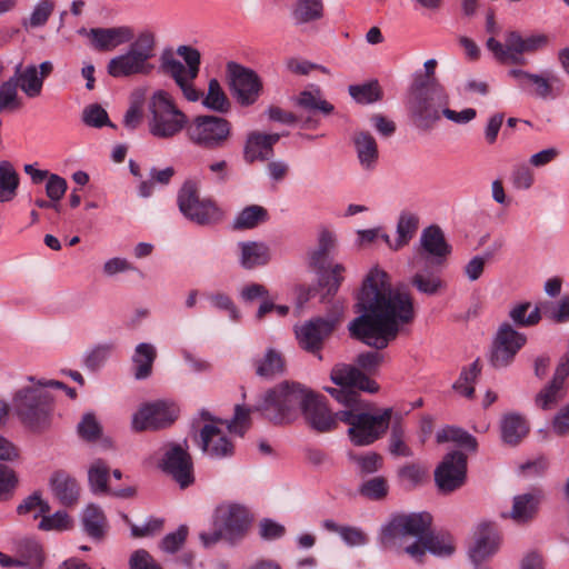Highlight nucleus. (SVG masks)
Here are the masks:
<instances>
[{
  "mask_svg": "<svg viewBox=\"0 0 569 569\" xmlns=\"http://www.w3.org/2000/svg\"><path fill=\"white\" fill-rule=\"evenodd\" d=\"M178 409L174 399H156L139 406L131 418V429L136 432L160 431L174 425Z\"/></svg>",
  "mask_w": 569,
  "mask_h": 569,
  "instance_id": "10",
  "label": "nucleus"
},
{
  "mask_svg": "<svg viewBox=\"0 0 569 569\" xmlns=\"http://www.w3.org/2000/svg\"><path fill=\"white\" fill-rule=\"evenodd\" d=\"M151 68L150 64H144L128 51L112 58L107 66L108 73L113 78L147 74L150 72Z\"/></svg>",
  "mask_w": 569,
  "mask_h": 569,
  "instance_id": "27",
  "label": "nucleus"
},
{
  "mask_svg": "<svg viewBox=\"0 0 569 569\" xmlns=\"http://www.w3.org/2000/svg\"><path fill=\"white\" fill-rule=\"evenodd\" d=\"M455 550L452 537L448 533H432L427 531L421 540H416L413 543L405 548L408 553L416 561L421 562L426 551L436 556H450Z\"/></svg>",
  "mask_w": 569,
  "mask_h": 569,
  "instance_id": "22",
  "label": "nucleus"
},
{
  "mask_svg": "<svg viewBox=\"0 0 569 569\" xmlns=\"http://www.w3.org/2000/svg\"><path fill=\"white\" fill-rule=\"evenodd\" d=\"M449 441L456 442L460 447L470 451H476L478 447V442L473 436L456 427L443 428L437 433V442L443 443Z\"/></svg>",
  "mask_w": 569,
  "mask_h": 569,
  "instance_id": "44",
  "label": "nucleus"
},
{
  "mask_svg": "<svg viewBox=\"0 0 569 569\" xmlns=\"http://www.w3.org/2000/svg\"><path fill=\"white\" fill-rule=\"evenodd\" d=\"M358 491L369 500L379 501L387 497L389 485L386 478L378 476L362 482Z\"/></svg>",
  "mask_w": 569,
  "mask_h": 569,
  "instance_id": "53",
  "label": "nucleus"
},
{
  "mask_svg": "<svg viewBox=\"0 0 569 569\" xmlns=\"http://www.w3.org/2000/svg\"><path fill=\"white\" fill-rule=\"evenodd\" d=\"M432 517L428 512L398 513L382 527L380 542L385 549L400 546L408 538L421 540L429 531Z\"/></svg>",
  "mask_w": 569,
  "mask_h": 569,
  "instance_id": "8",
  "label": "nucleus"
},
{
  "mask_svg": "<svg viewBox=\"0 0 569 569\" xmlns=\"http://www.w3.org/2000/svg\"><path fill=\"white\" fill-rule=\"evenodd\" d=\"M22 107V99L13 80L8 79L0 86V113L13 112Z\"/></svg>",
  "mask_w": 569,
  "mask_h": 569,
  "instance_id": "52",
  "label": "nucleus"
},
{
  "mask_svg": "<svg viewBox=\"0 0 569 569\" xmlns=\"http://www.w3.org/2000/svg\"><path fill=\"white\" fill-rule=\"evenodd\" d=\"M240 263L244 269L266 266L271 260L270 248L263 242H240Z\"/></svg>",
  "mask_w": 569,
  "mask_h": 569,
  "instance_id": "31",
  "label": "nucleus"
},
{
  "mask_svg": "<svg viewBox=\"0 0 569 569\" xmlns=\"http://www.w3.org/2000/svg\"><path fill=\"white\" fill-rule=\"evenodd\" d=\"M268 211L260 206H249L244 208L237 217L234 222L236 229H252L258 224L267 221Z\"/></svg>",
  "mask_w": 569,
  "mask_h": 569,
  "instance_id": "50",
  "label": "nucleus"
},
{
  "mask_svg": "<svg viewBox=\"0 0 569 569\" xmlns=\"http://www.w3.org/2000/svg\"><path fill=\"white\" fill-rule=\"evenodd\" d=\"M330 378L340 388L328 387L326 390L346 407L338 411V418L349 425L351 441L357 446H367L381 438L393 418L392 408L382 409L375 415L369 413L365 410L359 395V391L377 392L378 383L347 363L336 365Z\"/></svg>",
  "mask_w": 569,
  "mask_h": 569,
  "instance_id": "2",
  "label": "nucleus"
},
{
  "mask_svg": "<svg viewBox=\"0 0 569 569\" xmlns=\"http://www.w3.org/2000/svg\"><path fill=\"white\" fill-rule=\"evenodd\" d=\"M563 397L562 387L550 382L536 396V405L542 410L553 408Z\"/></svg>",
  "mask_w": 569,
  "mask_h": 569,
  "instance_id": "58",
  "label": "nucleus"
},
{
  "mask_svg": "<svg viewBox=\"0 0 569 569\" xmlns=\"http://www.w3.org/2000/svg\"><path fill=\"white\" fill-rule=\"evenodd\" d=\"M345 267L342 264H335L331 270H319V286L326 289L321 300L326 301L329 297H333L343 280Z\"/></svg>",
  "mask_w": 569,
  "mask_h": 569,
  "instance_id": "46",
  "label": "nucleus"
},
{
  "mask_svg": "<svg viewBox=\"0 0 569 569\" xmlns=\"http://www.w3.org/2000/svg\"><path fill=\"white\" fill-rule=\"evenodd\" d=\"M297 103L302 109L316 113L319 112L323 116H329L333 112L335 107L322 98L320 89L303 90L300 92Z\"/></svg>",
  "mask_w": 569,
  "mask_h": 569,
  "instance_id": "39",
  "label": "nucleus"
},
{
  "mask_svg": "<svg viewBox=\"0 0 569 569\" xmlns=\"http://www.w3.org/2000/svg\"><path fill=\"white\" fill-rule=\"evenodd\" d=\"M467 476V456L461 451L447 453L435 470V481L442 493L461 488Z\"/></svg>",
  "mask_w": 569,
  "mask_h": 569,
  "instance_id": "16",
  "label": "nucleus"
},
{
  "mask_svg": "<svg viewBox=\"0 0 569 569\" xmlns=\"http://www.w3.org/2000/svg\"><path fill=\"white\" fill-rule=\"evenodd\" d=\"M250 412L249 408L237 405L233 419L222 421L216 420L209 412L202 411L201 417L212 422L206 423L200 431L203 452L216 459L231 457L234 452V445L229 433L243 437L250 426Z\"/></svg>",
  "mask_w": 569,
  "mask_h": 569,
  "instance_id": "4",
  "label": "nucleus"
},
{
  "mask_svg": "<svg viewBox=\"0 0 569 569\" xmlns=\"http://www.w3.org/2000/svg\"><path fill=\"white\" fill-rule=\"evenodd\" d=\"M152 120L150 131L153 136L167 138L178 131V109L173 99L163 90L153 93L150 101Z\"/></svg>",
  "mask_w": 569,
  "mask_h": 569,
  "instance_id": "15",
  "label": "nucleus"
},
{
  "mask_svg": "<svg viewBox=\"0 0 569 569\" xmlns=\"http://www.w3.org/2000/svg\"><path fill=\"white\" fill-rule=\"evenodd\" d=\"M180 212L198 224H210L218 221L221 216L219 208L211 199L199 196L192 180H188L180 192Z\"/></svg>",
  "mask_w": 569,
  "mask_h": 569,
  "instance_id": "14",
  "label": "nucleus"
},
{
  "mask_svg": "<svg viewBox=\"0 0 569 569\" xmlns=\"http://www.w3.org/2000/svg\"><path fill=\"white\" fill-rule=\"evenodd\" d=\"M18 485L16 472L6 465L0 463V501L8 500Z\"/></svg>",
  "mask_w": 569,
  "mask_h": 569,
  "instance_id": "61",
  "label": "nucleus"
},
{
  "mask_svg": "<svg viewBox=\"0 0 569 569\" xmlns=\"http://www.w3.org/2000/svg\"><path fill=\"white\" fill-rule=\"evenodd\" d=\"M529 432L528 421L519 413H507L501 420V438L509 446L519 445Z\"/></svg>",
  "mask_w": 569,
  "mask_h": 569,
  "instance_id": "30",
  "label": "nucleus"
},
{
  "mask_svg": "<svg viewBox=\"0 0 569 569\" xmlns=\"http://www.w3.org/2000/svg\"><path fill=\"white\" fill-rule=\"evenodd\" d=\"M13 80L17 88H20L22 92L29 98H36L41 94L43 82L42 77H38V67L34 64L22 68L19 63L16 67L14 74L9 78Z\"/></svg>",
  "mask_w": 569,
  "mask_h": 569,
  "instance_id": "29",
  "label": "nucleus"
},
{
  "mask_svg": "<svg viewBox=\"0 0 569 569\" xmlns=\"http://www.w3.org/2000/svg\"><path fill=\"white\" fill-rule=\"evenodd\" d=\"M383 361V355L377 351H368L358 355L356 363L359 367L358 370L365 376L370 378L368 375L376 373L378 368ZM356 369L357 367L353 366Z\"/></svg>",
  "mask_w": 569,
  "mask_h": 569,
  "instance_id": "59",
  "label": "nucleus"
},
{
  "mask_svg": "<svg viewBox=\"0 0 569 569\" xmlns=\"http://www.w3.org/2000/svg\"><path fill=\"white\" fill-rule=\"evenodd\" d=\"M109 466L101 459L94 460L88 469V481L93 493H107Z\"/></svg>",
  "mask_w": 569,
  "mask_h": 569,
  "instance_id": "43",
  "label": "nucleus"
},
{
  "mask_svg": "<svg viewBox=\"0 0 569 569\" xmlns=\"http://www.w3.org/2000/svg\"><path fill=\"white\" fill-rule=\"evenodd\" d=\"M156 358L157 349L153 345L148 342L137 345L131 357L133 376L137 380H144L151 376Z\"/></svg>",
  "mask_w": 569,
  "mask_h": 569,
  "instance_id": "32",
  "label": "nucleus"
},
{
  "mask_svg": "<svg viewBox=\"0 0 569 569\" xmlns=\"http://www.w3.org/2000/svg\"><path fill=\"white\" fill-rule=\"evenodd\" d=\"M154 36L150 31L139 33L133 42L130 43L128 52L138 58L144 64H149V60L153 57Z\"/></svg>",
  "mask_w": 569,
  "mask_h": 569,
  "instance_id": "47",
  "label": "nucleus"
},
{
  "mask_svg": "<svg viewBox=\"0 0 569 569\" xmlns=\"http://www.w3.org/2000/svg\"><path fill=\"white\" fill-rule=\"evenodd\" d=\"M256 373L263 378H273L284 371V359L282 355L270 348L261 359L254 360Z\"/></svg>",
  "mask_w": 569,
  "mask_h": 569,
  "instance_id": "41",
  "label": "nucleus"
},
{
  "mask_svg": "<svg viewBox=\"0 0 569 569\" xmlns=\"http://www.w3.org/2000/svg\"><path fill=\"white\" fill-rule=\"evenodd\" d=\"M422 267L423 268L417 271L416 274L412 277L411 283L422 293L435 295L442 286V281L439 277L435 274L425 273V271H427L429 267Z\"/></svg>",
  "mask_w": 569,
  "mask_h": 569,
  "instance_id": "55",
  "label": "nucleus"
},
{
  "mask_svg": "<svg viewBox=\"0 0 569 569\" xmlns=\"http://www.w3.org/2000/svg\"><path fill=\"white\" fill-rule=\"evenodd\" d=\"M325 4L322 0H297L291 10L296 24L313 23L323 18Z\"/></svg>",
  "mask_w": 569,
  "mask_h": 569,
  "instance_id": "34",
  "label": "nucleus"
},
{
  "mask_svg": "<svg viewBox=\"0 0 569 569\" xmlns=\"http://www.w3.org/2000/svg\"><path fill=\"white\" fill-rule=\"evenodd\" d=\"M449 103L447 90L436 79H416L406 106L413 124L420 130L429 131L440 120Z\"/></svg>",
  "mask_w": 569,
  "mask_h": 569,
  "instance_id": "3",
  "label": "nucleus"
},
{
  "mask_svg": "<svg viewBox=\"0 0 569 569\" xmlns=\"http://www.w3.org/2000/svg\"><path fill=\"white\" fill-rule=\"evenodd\" d=\"M54 10L52 0H40L33 8L30 17L22 21L24 28H39L47 23Z\"/></svg>",
  "mask_w": 569,
  "mask_h": 569,
  "instance_id": "54",
  "label": "nucleus"
},
{
  "mask_svg": "<svg viewBox=\"0 0 569 569\" xmlns=\"http://www.w3.org/2000/svg\"><path fill=\"white\" fill-rule=\"evenodd\" d=\"M227 70L238 101L243 106L256 102L262 89L258 74L236 62H229Z\"/></svg>",
  "mask_w": 569,
  "mask_h": 569,
  "instance_id": "19",
  "label": "nucleus"
},
{
  "mask_svg": "<svg viewBox=\"0 0 569 569\" xmlns=\"http://www.w3.org/2000/svg\"><path fill=\"white\" fill-rule=\"evenodd\" d=\"M92 47L98 51H112L121 44L130 42L134 32L128 26L112 28H92L89 32Z\"/></svg>",
  "mask_w": 569,
  "mask_h": 569,
  "instance_id": "23",
  "label": "nucleus"
},
{
  "mask_svg": "<svg viewBox=\"0 0 569 569\" xmlns=\"http://www.w3.org/2000/svg\"><path fill=\"white\" fill-rule=\"evenodd\" d=\"M500 535L495 523H481L478 528L475 547L470 550V557L475 563L483 561L492 556L499 547Z\"/></svg>",
  "mask_w": 569,
  "mask_h": 569,
  "instance_id": "24",
  "label": "nucleus"
},
{
  "mask_svg": "<svg viewBox=\"0 0 569 569\" xmlns=\"http://www.w3.org/2000/svg\"><path fill=\"white\" fill-rule=\"evenodd\" d=\"M41 517V521L38 525L41 530H66L70 528L71 520L64 511H57L51 516L44 513Z\"/></svg>",
  "mask_w": 569,
  "mask_h": 569,
  "instance_id": "62",
  "label": "nucleus"
},
{
  "mask_svg": "<svg viewBox=\"0 0 569 569\" xmlns=\"http://www.w3.org/2000/svg\"><path fill=\"white\" fill-rule=\"evenodd\" d=\"M541 499L540 491L516 496L509 517L518 525L531 522L538 513Z\"/></svg>",
  "mask_w": 569,
  "mask_h": 569,
  "instance_id": "26",
  "label": "nucleus"
},
{
  "mask_svg": "<svg viewBox=\"0 0 569 569\" xmlns=\"http://www.w3.org/2000/svg\"><path fill=\"white\" fill-rule=\"evenodd\" d=\"M356 308L361 315L349 325L351 337L378 350L387 348L398 337L400 326L415 318L411 295L392 288L388 273L378 268L366 276Z\"/></svg>",
  "mask_w": 569,
  "mask_h": 569,
  "instance_id": "1",
  "label": "nucleus"
},
{
  "mask_svg": "<svg viewBox=\"0 0 569 569\" xmlns=\"http://www.w3.org/2000/svg\"><path fill=\"white\" fill-rule=\"evenodd\" d=\"M82 121L84 124L93 128L103 126L114 127L109 120L107 111L98 103L87 106L82 111Z\"/></svg>",
  "mask_w": 569,
  "mask_h": 569,
  "instance_id": "56",
  "label": "nucleus"
},
{
  "mask_svg": "<svg viewBox=\"0 0 569 569\" xmlns=\"http://www.w3.org/2000/svg\"><path fill=\"white\" fill-rule=\"evenodd\" d=\"M351 459L356 462L361 475L377 472L382 467L383 459L376 452L366 455H351Z\"/></svg>",
  "mask_w": 569,
  "mask_h": 569,
  "instance_id": "60",
  "label": "nucleus"
},
{
  "mask_svg": "<svg viewBox=\"0 0 569 569\" xmlns=\"http://www.w3.org/2000/svg\"><path fill=\"white\" fill-rule=\"evenodd\" d=\"M80 437L87 441L97 440L101 435V426L92 413H86L78 423Z\"/></svg>",
  "mask_w": 569,
  "mask_h": 569,
  "instance_id": "63",
  "label": "nucleus"
},
{
  "mask_svg": "<svg viewBox=\"0 0 569 569\" xmlns=\"http://www.w3.org/2000/svg\"><path fill=\"white\" fill-rule=\"evenodd\" d=\"M450 252L451 247L442 230L439 226L432 224L422 230L412 264L416 268H420V266L440 267Z\"/></svg>",
  "mask_w": 569,
  "mask_h": 569,
  "instance_id": "11",
  "label": "nucleus"
},
{
  "mask_svg": "<svg viewBox=\"0 0 569 569\" xmlns=\"http://www.w3.org/2000/svg\"><path fill=\"white\" fill-rule=\"evenodd\" d=\"M248 527L249 516L243 507H219L214 516L213 531L200 533V539L204 547H211L220 540L236 543L246 536Z\"/></svg>",
  "mask_w": 569,
  "mask_h": 569,
  "instance_id": "7",
  "label": "nucleus"
},
{
  "mask_svg": "<svg viewBox=\"0 0 569 569\" xmlns=\"http://www.w3.org/2000/svg\"><path fill=\"white\" fill-rule=\"evenodd\" d=\"M509 317L518 327H531L537 325L541 319L540 309L538 307L532 309L530 302L516 305L510 310Z\"/></svg>",
  "mask_w": 569,
  "mask_h": 569,
  "instance_id": "48",
  "label": "nucleus"
},
{
  "mask_svg": "<svg viewBox=\"0 0 569 569\" xmlns=\"http://www.w3.org/2000/svg\"><path fill=\"white\" fill-rule=\"evenodd\" d=\"M201 66V53L191 46L180 44V92L190 101L196 102L203 96L193 81L198 78Z\"/></svg>",
  "mask_w": 569,
  "mask_h": 569,
  "instance_id": "18",
  "label": "nucleus"
},
{
  "mask_svg": "<svg viewBox=\"0 0 569 569\" xmlns=\"http://www.w3.org/2000/svg\"><path fill=\"white\" fill-rule=\"evenodd\" d=\"M548 43V36L542 33L523 38L518 31H509L506 34L505 44L495 38H489L487 40V48L501 63L523 66L526 64L525 53H535L546 48Z\"/></svg>",
  "mask_w": 569,
  "mask_h": 569,
  "instance_id": "9",
  "label": "nucleus"
},
{
  "mask_svg": "<svg viewBox=\"0 0 569 569\" xmlns=\"http://www.w3.org/2000/svg\"><path fill=\"white\" fill-rule=\"evenodd\" d=\"M202 103L208 109H211L217 112H227L229 111L231 103L222 90L219 81L217 79H211L208 83V92L206 96H202Z\"/></svg>",
  "mask_w": 569,
  "mask_h": 569,
  "instance_id": "42",
  "label": "nucleus"
},
{
  "mask_svg": "<svg viewBox=\"0 0 569 569\" xmlns=\"http://www.w3.org/2000/svg\"><path fill=\"white\" fill-rule=\"evenodd\" d=\"M348 91L349 94L361 104L373 103L382 98V90L377 80L361 84H351Z\"/></svg>",
  "mask_w": 569,
  "mask_h": 569,
  "instance_id": "45",
  "label": "nucleus"
},
{
  "mask_svg": "<svg viewBox=\"0 0 569 569\" xmlns=\"http://www.w3.org/2000/svg\"><path fill=\"white\" fill-rule=\"evenodd\" d=\"M122 519L130 526L131 536L133 538H149L160 533L164 528L162 518L149 517L142 525H136L127 515H122Z\"/></svg>",
  "mask_w": 569,
  "mask_h": 569,
  "instance_id": "49",
  "label": "nucleus"
},
{
  "mask_svg": "<svg viewBox=\"0 0 569 569\" xmlns=\"http://www.w3.org/2000/svg\"><path fill=\"white\" fill-rule=\"evenodd\" d=\"M82 523L84 531L93 539H102L107 531V519L103 511L94 505L88 506L83 511Z\"/></svg>",
  "mask_w": 569,
  "mask_h": 569,
  "instance_id": "37",
  "label": "nucleus"
},
{
  "mask_svg": "<svg viewBox=\"0 0 569 569\" xmlns=\"http://www.w3.org/2000/svg\"><path fill=\"white\" fill-rule=\"evenodd\" d=\"M508 74L517 81L521 90L529 91L540 99H555L558 96L552 83L559 81V78L551 72L538 74L522 69H511Z\"/></svg>",
  "mask_w": 569,
  "mask_h": 569,
  "instance_id": "21",
  "label": "nucleus"
},
{
  "mask_svg": "<svg viewBox=\"0 0 569 569\" xmlns=\"http://www.w3.org/2000/svg\"><path fill=\"white\" fill-rule=\"evenodd\" d=\"M14 552L21 567L28 569H43L44 552L41 545L30 538L19 539L14 542Z\"/></svg>",
  "mask_w": 569,
  "mask_h": 569,
  "instance_id": "28",
  "label": "nucleus"
},
{
  "mask_svg": "<svg viewBox=\"0 0 569 569\" xmlns=\"http://www.w3.org/2000/svg\"><path fill=\"white\" fill-rule=\"evenodd\" d=\"M353 143L360 163L371 167L378 159V147L373 136L368 131H357L353 134Z\"/></svg>",
  "mask_w": 569,
  "mask_h": 569,
  "instance_id": "36",
  "label": "nucleus"
},
{
  "mask_svg": "<svg viewBox=\"0 0 569 569\" xmlns=\"http://www.w3.org/2000/svg\"><path fill=\"white\" fill-rule=\"evenodd\" d=\"M420 226V218L416 212L402 210L397 222V239L395 240L393 251H398L409 244L416 237Z\"/></svg>",
  "mask_w": 569,
  "mask_h": 569,
  "instance_id": "33",
  "label": "nucleus"
},
{
  "mask_svg": "<svg viewBox=\"0 0 569 569\" xmlns=\"http://www.w3.org/2000/svg\"><path fill=\"white\" fill-rule=\"evenodd\" d=\"M391 432L389 438V451L397 457H411V448L407 443L406 431L402 425L401 416L393 415L391 420Z\"/></svg>",
  "mask_w": 569,
  "mask_h": 569,
  "instance_id": "38",
  "label": "nucleus"
},
{
  "mask_svg": "<svg viewBox=\"0 0 569 569\" xmlns=\"http://www.w3.org/2000/svg\"><path fill=\"white\" fill-rule=\"evenodd\" d=\"M341 319V312L335 310L328 317H316L296 329L300 347L310 352L319 353L323 342L332 335Z\"/></svg>",
  "mask_w": 569,
  "mask_h": 569,
  "instance_id": "12",
  "label": "nucleus"
},
{
  "mask_svg": "<svg viewBox=\"0 0 569 569\" xmlns=\"http://www.w3.org/2000/svg\"><path fill=\"white\" fill-rule=\"evenodd\" d=\"M130 569H162L153 557L144 549H138L129 558Z\"/></svg>",
  "mask_w": 569,
  "mask_h": 569,
  "instance_id": "64",
  "label": "nucleus"
},
{
  "mask_svg": "<svg viewBox=\"0 0 569 569\" xmlns=\"http://www.w3.org/2000/svg\"><path fill=\"white\" fill-rule=\"evenodd\" d=\"M309 393L300 383L286 381L267 391L256 410L274 425H288L298 418Z\"/></svg>",
  "mask_w": 569,
  "mask_h": 569,
  "instance_id": "6",
  "label": "nucleus"
},
{
  "mask_svg": "<svg viewBox=\"0 0 569 569\" xmlns=\"http://www.w3.org/2000/svg\"><path fill=\"white\" fill-rule=\"evenodd\" d=\"M51 488L54 496L64 506H71L78 501L79 487L77 481L63 472H56L51 478Z\"/></svg>",
  "mask_w": 569,
  "mask_h": 569,
  "instance_id": "35",
  "label": "nucleus"
},
{
  "mask_svg": "<svg viewBox=\"0 0 569 569\" xmlns=\"http://www.w3.org/2000/svg\"><path fill=\"white\" fill-rule=\"evenodd\" d=\"M231 123L217 116H199L188 126V136L197 144L213 149L221 147L229 138Z\"/></svg>",
  "mask_w": 569,
  "mask_h": 569,
  "instance_id": "13",
  "label": "nucleus"
},
{
  "mask_svg": "<svg viewBox=\"0 0 569 569\" xmlns=\"http://www.w3.org/2000/svg\"><path fill=\"white\" fill-rule=\"evenodd\" d=\"M28 381L32 385L22 387L13 397V409L23 425L33 430L44 428L49 423L52 410V397L47 390L48 387L67 388L57 380H36L29 376Z\"/></svg>",
  "mask_w": 569,
  "mask_h": 569,
  "instance_id": "5",
  "label": "nucleus"
},
{
  "mask_svg": "<svg viewBox=\"0 0 569 569\" xmlns=\"http://www.w3.org/2000/svg\"><path fill=\"white\" fill-rule=\"evenodd\" d=\"M50 511L48 502L43 501L40 493L33 492L17 507L19 515L33 513V518L41 517Z\"/></svg>",
  "mask_w": 569,
  "mask_h": 569,
  "instance_id": "57",
  "label": "nucleus"
},
{
  "mask_svg": "<svg viewBox=\"0 0 569 569\" xmlns=\"http://www.w3.org/2000/svg\"><path fill=\"white\" fill-rule=\"evenodd\" d=\"M336 247V237L328 230L322 229L319 233L318 246L310 253V263L318 270L325 269L329 254Z\"/></svg>",
  "mask_w": 569,
  "mask_h": 569,
  "instance_id": "40",
  "label": "nucleus"
},
{
  "mask_svg": "<svg viewBox=\"0 0 569 569\" xmlns=\"http://www.w3.org/2000/svg\"><path fill=\"white\" fill-rule=\"evenodd\" d=\"M301 412L310 428L318 432H329L333 430L338 421H340L338 412L332 413L325 398L312 391H310Z\"/></svg>",
  "mask_w": 569,
  "mask_h": 569,
  "instance_id": "20",
  "label": "nucleus"
},
{
  "mask_svg": "<svg viewBox=\"0 0 569 569\" xmlns=\"http://www.w3.org/2000/svg\"><path fill=\"white\" fill-rule=\"evenodd\" d=\"M527 338L515 330L510 323H502L497 332L490 361L495 368L509 366L518 351L525 346Z\"/></svg>",
  "mask_w": 569,
  "mask_h": 569,
  "instance_id": "17",
  "label": "nucleus"
},
{
  "mask_svg": "<svg viewBox=\"0 0 569 569\" xmlns=\"http://www.w3.org/2000/svg\"><path fill=\"white\" fill-rule=\"evenodd\" d=\"M480 371L479 360L473 361L469 367L462 369L459 379L453 385V389L467 398H472L475 393L473 383Z\"/></svg>",
  "mask_w": 569,
  "mask_h": 569,
  "instance_id": "51",
  "label": "nucleus"
},
{
  "mask_svg": "<svg viewBox=\"0 0 569 569\" xmlns=\"http://www.w3.org/2000/svg\"><path fill=\"white\" fill-rule=\"evenodd\" d=\"M279 139V133L250 132L244 146V159L248 162L268 159L272 154L273 146Z\"/></svg>",
  "mask_w": 569,
  "mask_h": 569,
  "instance_id": "25",
  "label": "nucleus"
}]
</instances>
